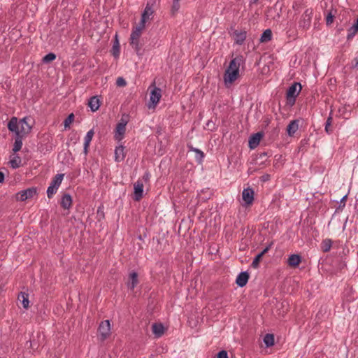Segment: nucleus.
<instances>
[{
  "label": "nucleus",
  "instance_id": "26",
  "mask_svg": "<svg viewBox=\"0 0 358 358\" xmlns=\"http://www.w3.org/2000/svg\"><path fill=\"white\" fill-rule=\"evenodd\" d=\"M112 54L114 57H119L120 55V43H119V41H118V39H117V35L115 34V41H114V43H113V48H112Z\"/></svg>",
  "mask_w": 358,
  "mask_h": 358
},
{
  "label": "nucleus",
  "instance_id": "37",
  "mask_svg": "<svg viewBox=\"0 0 358 358\" xmlns=\"http://www.w3.org/2000/svg\"><path fill=\"white\" fill-rule=\"evenodd\" d=\"M180 3L179 1L173 0L172 8H171V12L173 14L176 13L178 11L180 8Z\"/></svg>",
  "mask_w": 358,
  "mask_h": 358
},
{
  "label": "nucleus",
  "instance_id": "1",
  "mask_svg": "<svg viewBox=\"0 0 358 358\" xmlns=\"http://www.w3.org/2000/svg\"><path fill=\"white\" fill-rule=\"evenodd\" d=\"M244 64L242 56H237L230 61L223 74V82L227 88L231 87L240 79L241 66Z\"/></svg>",
  "mask_w": 358,
  "mask_h": 358
},
{
  "label": "nucleus",
  "instance_id": "27",
  "mask_svg": "<svg viewBox=\"0 0 358 358\" xmlns=\"http://www.w3.org/2000/svg\"><path fill=\"white\" fill-rule=\"evenodd\" d=\"M21 158L18 155H14L12 159H10V166L13 169H17L21 165Z\"/></svg>",
  "mask_w": 358,
  "mask_h": 358
},
{
  "label": "nucleus",
  "instance_id": "45",
  "mask_svg": "<svg viewBox=\"0 0 358 358\" xmlns=\"http://www.w3.org/2000/svg\"><path fill=\"white\" fill-rule=\"evenodd\" d=\"M352 30H355V31L358 32V27H357L355 24L350 27Z\"/></svg>",
  "mask_w": 358,
  "mask_h": 358
},
{
  "label": "nucleus",
  "instance_id": "11",
  "mask_svg": "<svg viewBox=\"0 0 358 358\" xmlns=\"http://www.w3.org/2000/svg\"><path fill=\"white\" fill-rule=\"evenodd\" d=\"M98 331L101 340L103 341L107 338L110 333V324L109 320L101 322L99 325Z\"/></svg>",
  "mask_w": 358,
  "mask_h": 358
},
{
  "label": "nucleus",
  "instance_id": "12",
  "mask_svg": "<svg viewBox=\"0 0 358 358\" xmlns=\"http://www.w3.org/2000/svg\"><path fill=\"white\" fill-rule=\"evenodd\" d=\"M144 184L142 180H138L134 184V199L140 201L143 197Z\"/></svg>",
  "mask_w": 358,
  "mask_h": 358
},
{
  "label": "nucleus",
  "instance_id": "29",
  "mask_svg": "<svg viewBox=\"0 0 358 358\" xmlns=\"http://www.w3.org/2000/svg\"><path fill=\"white\" fill-rule=\"evenodd\" d=\"M272 32L270 29L265 30L260 38L262 43H266L271 40Z\"/></svg>",
  "mask_w": 358,
  "mask_h": 358
},
{
  "label": "nucleus",
  "instance_id": "24",
  "mask_svg": "<svg viewBox=\"0 0 358 358\" xmlns=\"http://www.w3.org/2000/svg\"><path fill=\"white\" fill-rule=\"evenodd\" d=\"M88 105L92 111H96L100 106L99 99L96 96H93L90 99Z\"/></svg>",
  "mask_w": 358,
  "mask_h": 358
},
{
  "label": "nucleus",
  "instance_id": "21",
  "mask_svg": "<svg viewBox=\"0 0 358 358\" xmlns=\"http://www.w3.org/2000/svg\"><path fill=\"white\" fill-rule=\"evenodd\" d=\"M18 301L22 303L23 308L27 309L29 306V294L21 292L17 297Z\"/></svg>",
  "mask_w": 358,
  "mask_h": 358
},
{
  "label": "nucleus",
  "instance_id": "6",
  "mask_svg": "<svg viewBox=\"0 0 358 358\" xmlns=\"http://www.w3.org/2000/svg\"><path fill=\"white\" fill-rule=\"evenodd\" d=\"M64 174H57L52 180V182L47 190V196L49 199L52 198L59 189L63 179Z\"/></svg>",
  "mask_w": 358,
  "mask_h": 358
},
{
  "label": "nucleus",
  "instance_id": "28",
  "mask_svg": "<svg viewBox=\"0 0 358 358\" xmlns=\"http://www.w3.org/2000/svg\"><path fill=\"white\" fill-rule=\"evenodd\" d=\"M264 342L266 347H271L274 345V336L271 334H267L264 337Z\"/></svg>",
  "mask_w": 358,
  "mask_h": 358
},
{
  "label": "nucleus",
  "instance_id": "34",
  "mask_svg": "<svg viewBox=\"0 0 358 358\" xmlns=\"http://www.w3.org/2000/svg\"><path fill=\"white\" fill-rule=\"evenodd\" d=\"M193 151L195 152V153H196L195 159L198 161V162L199 164H201L202 162V159L204 157L203 152L202 151H201L200 150L196 149V148H194Z\"/></svg>",
  "mask_w": 358,
  "mask_h": 358
},
{
  "label": "nucleus",
  "instance_id": "40",
  "mask_svg": "<svg viewBox=\"0 0 358 358\" xmlns=\"http://www.w3.org/2000/svg\"><path fill=\"white\" fill-rule=\"evenodd\" d=\"M331 120H332V118L331 117H329L327 120V122H326L325 131L327 133H329L330 131H331V130H330V129H329V127H330V125L331 124Z\"/></svg>",
  "mask_w": 358,
  "mask_h": 358
},
{
  "label": "nucleus",
  "instance_id": "35",
  "mask_svg": "<svg viewBox=\"0 0 358 358\" xmlns=\"http://www.w3.org/2000/svg\"><path fill=\"white\" fill-rule=\"evenodd\" d=\"M56 59V55L54 53H48L43 58V62L45 63H49Z\"/></svg>",
  "mask_w": 358,
  "mask_h": 358
},
{
  "label": "nucleus",
  "instance_id": "20",
  "mask_svg": "<svg viewBox=\"0 0 358 358\" xmlns=\"http://www.w3.org/2000/svg\"><path fill=\"white\" fill-rule=\"evenodd\" d=\"M138 274L136 272H132L129 275V281L127 282V286L129 289H134L135 287L138 285Z\"/></svg>",
  "mask_w": 358,
  "mask_h": 358
},
{
  "label": "nucleus",
  "instance_id": "8",
  "mask_svg": "<svg viewBox=\"0 0 358 358\" xmlns=\"http://www.w3.org/2000/svg\"><path fill=\"white\" fill-rule=\"evenodd\" d=\"M313 16V10L307 9L301 15L299 21V27L303 30L308 29L310 27Z\"/></svg>",
  "mask_w": 358,
  "mask_h": 358
},
{
  "label": "nucleus",
  "instance_id": "14",
  "mask_svg": "<svg viewBox=\"0 0 358 358\" xmlns=\"http://www.w3.org/2000/svg\"><path fill=\"white\" fill-rule=\"evenodd\" d=\"M246 36H247V33L245 31H243V30H241V31H238V30H236L234 32V36H233V38H234V40L235 41V43L238 45H242L245 38H246Z\"/></svg>",
  "mask_w": 358,
  "mask_h": 358
},
{
  "label": "nucleus",
  "instance_id": "15",
  "mask_svg": "<svg viewBox=\"0 0 358 358\" xmlns=\"http://www.w3.org/2000/svg\"><path fill=\"white\" fill-rule=\"evenodd\" d=\"M299 120H294L289 122V124L287 127V132L289 136H293L294 134L299 129Z\"/></svg>",
  "mask_w": 358,
  "mask_h": 358
},
{
  "label": "nucleus",
  "instance_id": "25",
  "mask_svg": "<svg viewBox=\"0 0 358 358\" xmlns=\"http://www.w3.org/2000/svg\"><path fill=\"white\" fill-rule=\"evenodd\" d=\"M124 147L123 146H119L115 148V161L116 162H121L124 158Z\"/></svg>",
  "mask_w": 358,
  "mask_h": 358
},
{
  "label": "nucleus",
  "instance_id": "4",
  "mask_svg": "<svg viewBox=\"0 0 358 358\" xmlns=\"http://www.w3.org/2000/svg\"><path fill=\"white\" fill-rule=\"evenodd\" d=\"M150 91V101L148 103L149 109H155L162 98V90L155 86V83L148 87Z\"/></svg>",
  "mask_w": 358,
  "mask_h": 358
},
{
  "label": "nucleus",
  "instance_id": "22",
  "mask_svg": "<svg viewBox=\"0 0 358 358\" xmlns=\"http://www.w3.org/2000/svg\"><path fill=\"white\" fill-rule=\"evenodd\" d=\"M72 205V198L68 194H65L62 198L61 206L64 209H69Z\"/></svg>",
  "mask_w": 358,
  "mask_h": 358
},
{
  "label": "nucleus",
  "instance_id": "18",
  "mask_svg": "<svg viewBox=\"0 0 358 358\" xmlns=\"http://www.w3.org/2000/svg\"><path fill=\"white\" fill-rule=\"evenodd\" d=\"M152 331L156 337L159 338L164 333V327L161 323H155L152 325Z\"/></svg>",
  "mask_w": 358,
  "mask_h": 358
},
{
  "label": "nucleus",
  "instance_id": "43",
  "mask_svg": "<svg viewBox=\"0 0 358 358\" xmlns=\"http://www.w3.org/2000/svg\"><path fill=\"white\" fill-rule=\"evenodd\" d=\"M4 180V174L0 171V183L3 182Z\"/></svg>",
  "mask_w": 358,
  "mask_h": 358
},
{
  "label": "nucleus",
  "instance_id": "2",
  "mask_svg": "<svg viewBox=\"0 0 358 358\" xmlns=\"http://www.w3.org/2000/svg\"><path fill=\"white\" fill-rule=\"evenodd\" d=\"M34 123V121L31 117H25L19 121L17 117H13L8 123V129L15 132L17 136H24L31 131Z\"/></svg>",
  "mask_w": 358,
  "mask_h": 358
},
{
  "label": "nucleus",
  "instance_id": "19",
  "mask_svg": "<svg viewBox=\"0 0 358 358\" xmlns=\"http://www.w3.org/2000/svg\"><path fill=\"white\" fill-rule=\"evenodd\" d=\"M301 262V257L298 255H292L287 260L288 265L292 268L297 267L300 264Z\"/></svg>",
  "mask_w": 358,
  "mask_h": 358
},
{
  "label": "nucleus",
  "instance_id": "16",
  "mask_svg": "<svg viewBox=\"0 0 358 358\" xmlns=\"http://www.w3.org/2000/svg\"><path fill=\"white\" fill-rule=\"evenodd\" d=\"M262 135L261 133H257L252 135L249 139V147L255 149L259 144Z\"/></svg>",
  "mask_w": 358,
  "mask_h": 358
},
{
  "label": "nucleus",
  "instance_id": "41",
  "mask_svg": "<svg viewBox=\"0 0 358 358\" xmlns=\"http://www.w3.org/2000/svg\"><path fill=\"white\" fill-rule=\"evenodd\" d=\"M217 358H228V355L227 351L222 350L218 352L217 354Z\"/></svg>",
  "mask_w": 358,
  "mask_h": 358
},
{
  "label": "nucleus",
  "instance_id": "13",
  "mask_svg": "<svg viewBox=\"0 0 358 358\" xmlns=\"http://www.w3.org/2000/svg\"><path fill=\"white\" fill-rule=\"evenodd\" d=\"M242 198L245 204H252L254 200V191L252 190V189H244L242 192Z\"/></svg>",
  "mask_w": 358,
  "mask_h": 358
},
{
  "label": "nucleus",
  "instance_id": "33",
  "mask_svg": "<svg viewBox=\"0 0 358 358\" xmlns=\"http://www.w3.org/2000/svg\"><path fill=\"white\" fill-rule=\"evenodd\" d=\"M334 17L335 14L333 13L332 10L327 13L326 15V24L327 26H329L333 23Z\"/></svg>",
  "mask_w": 358,
  "mask_h": 358
},
{
  "label": "nucleus",
  "instance_id": "7",
  "mask_svg": "<svg viewBox=\"0 0 358 358\" xmlns=\"http://www.w3.org/2000/svg\"><path fill=\"white\" fill-rule=\"evenodd\" d=\"M301 85L299 83L292 84L287 91V99L289 103L294 104L296 98L301 90Z\"/></svg>",
  "mask_w": 358,
  "mask_h": 358
},
{
  "label": "nucleus",
  "instance_id": "36",
  "mask_svg": "<svg viewBox=\"0 0 358 358\" xmlns=\"http://www.w3.org/2000/svg\"><path fill=\"white\" fill-rule=\"evenodd\" d=\"M74 120V115L73 113L70 114L64 120V127L66 129L67 127H69L70 124L73 122Z\"/></svg>",
  "mask_w": 358,
  "mask_h": 358
},
{
  "label": "nucleus",
  "instance_id": "32",
  "mask_svg": "<svg viewBox=\"0 0 358 358\" xmlns=\"http://www.w3.org/2000/svg\"><path fill=\"white\" fill-rule=\"evenodd\" d=\"M331 248V241L329 239L323 241L322 243V250L323 252H327L330 250Z\"/></svg>",
  "mask_w": 358,
  "mask_h": 358
},
{
  "label": "nucleus",
  "instance_id": "39",
  "mask_svg": "<svg viewBox=\"0 0 358 358\" xmlns=\"http://www.w3.org/2000/svg\"><path fill=\"white\" fill-rule=\"evenodd\" d=\"M348 36H347L348 40L352 39L357 33L355 30H352L351 28H350L348 29Z\"/></svg>",
  "mask_w": 358,
  "mask_h": 358
},
{
  "label": "nucleus",
  "instance_id": "17",
  "mask_svg": "<svg viewBox=\"0 0 358 358\" xmlns=\"http://www.w3.org/2000/svg\"><path fill=\"white\" fill-rule=\"evenodd\" d=\"M249 278V275L246 272H241L236 278V282L239 287L245 286Z\"/></svg>",
  "mask_w": 358,
  "mask_h": 358
},
{
  "label": "nucleus",
  "instance_id": "42",
  "mask_svg": "<svg viewBox=\"0 0 358 358\" xmlns=\"http://www.w3.org/2000/svg\"><path fill=\"white\" fill-rule=\"evenodd\" d=\"M150 174L149 173H145L143 175V176L142 177V178H139L138 180H142V181L144 182L148 181L150 179Z\"/></svg>",
  "mask_w": 358,
  "mask_h": 358
},
{
  "label": "nucleus",
  "instance_id": "44",
  "mask_svg": "<svg viewBox=\"0 0 358 358\" xmlns=\"http://www.w3.org/2000/svg\"><path fill=\"white\" fill-rule=\"evenodd\" d=\"M89 147L90 146H87V145H84L83 152H84L85 155H87L88 153V148H89Z\"/></svg>",
  "mask_w": 358,
  "mask_h": 358
},
{
  "label": "nucleus",
  "instance_id": "9",
  "mask_svg": "<svg viewBox=\"0 0 358 358\" xmlns=\"http://www.w3.org/2000/svg\"><path fill=\"white\" fill-rule=\"evenodd\" d=\"M128 122L127 117H122L120 120V122L117 124L115 138L117 141H121L126 131V125Z\"/></svg>",
  "mask_w": 358,
  "mask_h": 358
},
{
  "label": "nucleus",
  "instance_id": "31",
  "mask_svg": "<svg viewBox=\"0 0 358 358\" xmlns=\"http://www.w3.org/2000/svg\"><path fill=\"white\" fill-rule=\"evenodd\" d=\"M94 135V131L93 129H90L86 134L84 138V145L87 146H90V142Z\"/></svg>",
  "mask_w": 358,
  "mask_h": 358
},
{
  "label": "nucleus",
  "instance_id": "3",
  "mask_svg": "<svg viewBox=\"0 0 358 358\" xmlns=\"http://www.w3.org/2000/svg\"><path fill=\"white\" fill-rule=\"evenodd\" d=\"M144 29L145 28L140 27V26L137 24L134 27L130 36V45L135 50L137 54L140 53L142 48V44L140 43V37Z\"/></svg>",
  "mask_w": 358,
  "mask_h": 358
},
{
  "label": "nucleus",
  "instance_id": "10",
  "mask_svg": "<svg viewBox=\"0 0 358 358\" xmlns=\"http://www.w3.org/2000/svg\"><path fill=\"white\" fill-rule=\"evenodd\" d=\"M37 192L36 187L28 188L25 190L19 192L15 195V199L17 201H24L28 199L32 198Z\"/></svg>",
  "mask_w": 358,
  "mask_h": 358
},
{
  "label": "nucleus",
  "instance_id": "30",
  "mask_svg": "<svg viewBox=\"0 0 358 358\" xmlns=\"http://www.w3.org/2000/svg\"><path fill=\"white\" fill-rule=\"evenodd\" d=\"M22 137L23 136H17V137L15 138L14 145L13 148V151L14 152H17L21 150L22 146Z\"/></svg>",
  "mask_w": 358,
  "mask_h": 358
},
{
  "label": "nucleus",
  "instance_id": "5",
  "mask_svg": "<svg viewBox=\"0 0 358 358\" xmlns=\"http://www.w3.org/2000/svg\"><path fill=\"white\" fill-rule=\"evenodd\" d=\"M155 2H148L146 4V6L141 15V19L140 22L138 24V25L140 26V27L145 28V24L148 22H150L152 20L153 17V15L155 13Z\"/></svg>",
  "mask_w": 358,
  "mask_h": 358
},
{
  "label": "nucleus",
  "instance_id": "38",
  "mask_svg": "<svg viewBox=\"0 0 358 358\" xmlns=\"http://www.w3.org/2000/svg\"><path fill=\"white\" fill-rule=\"evenodd\" d=\"M116 85L118 87H124L127 85V82L123 78L118 77L116 80Z\"/></svg>",
  "mask_w": 358,
  "mask_h": 358
},
{
  "label": "nucleus",
  "instance_id": "23",
  "mask_svg": "<svg viewBox=\"0 0 358 358\" xmlns=\"http://www.w3.org/2000/svg\"><path fill=\"white\" fill-rule=\"evenodd\" d=\"M269 248H266L261 253L257 255L252 263V266L255 268L259 267V262L262 261L263 256L268 251Z\"/></svg>",
  "mask_w": 358,
  "mask_h": 358
}]
</instances>
